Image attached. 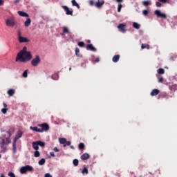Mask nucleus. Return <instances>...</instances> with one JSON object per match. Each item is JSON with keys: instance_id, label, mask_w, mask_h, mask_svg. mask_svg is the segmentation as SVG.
<instances>
[{"instance_id": "obj_27", "label": "nucleus", "mask_w": 177, "mask_h": 177, "mask_svg": "<svg viewBox=\"0 0 177 177\" xmlns=\"http://www.w3.org/2000/svg\"><path fill=\"white\" fill-rule=\"evenodd\" d=\"M66 138H59V143L61 144V145H66Z\"/></svg>"}, {"instance_id": "obj_54", "label": "nucleus", "mask_w": 177, "mask_h": 177, "mask_svg": "<svg viewBox=\"0 0 177 177\" xmlns=\"http://www.w3.org/2000/svg\"><path fill=\"white\" fill-rule=\"evenodd\" d=\"M95 63H99V62H100V59H99V58H96L95 59Z\"/></svg>"}, {"instance_id": "obj_50", "label": "nucleus", "mask_w": 177, "mask_h": 177, "mask_svg": "<svg viewBox=\"0 0 177 177\" xmlns=\"http://www.w3.org/2000/svg\"><path fill=\"white\" fill-rule=\"evenodd\" d=\"M159 2H162L163 3H169L167 0H159Z\"/></svg>"}, {"instance_id": "obj_11", "label": "nucleus", "mask_w": 177, "mask_h": 177, "mask_svg": "<svg viewBox=\"0 0 177 177\" xmlns=\"http://www.w3.org/2000/svg\"><path fill=\"white\" fill-rule=\"evenodd\" d=\"M23 136V133L21 131H18L17 134L15 135V137L14 138V142H17L20 138Z\"/></svg>"}, {"instance_id": "obj_17", "label": "nucleus", "mask_w": 177, "mask_h": 177, "mask_svg": "<svg viewBox=\"0 0 177 177\" xmlns=\"http://www.w3.org/2000/svg\"><path fill=\"white\" fill-rule=\"evenodd\" d=\"M18 15H20L21 17H28V14H27L24 11H18Z\"/></svg>"}, {"instance_id": "obj_32", "label": "nucleus", "mask_w": 177, "mask_h": 177, "mask_svg": "<svg viewBox=\"0 0 177 177\" xmlns=\"http://www.w3.org/2000/svg\"><path fill=\"white\" fill-rule=\"evenodd\" d=\"M28 75V70H26L23 73H22V77H24V78H27Z\"/></svg>"}, {"instance_id": "obj_51", "label": "nucleus", "mask_w": 177, "mask_h": 177, "mask_svg": "<svg viewBox=\"0 0 177 177\" xmlns=\"http://www.w3.org/2000/svg\"><path fill=\"white\" fill-rule=\"evenodd\" d=\"M44 177H53L52 175H50V174L49 173H46L44 176Z\"/></svg>"}, {"instance_id": "obj_46", "label": "nucleus", "mask_w": 177, "mask_h": 177, "mask_svg": "<svg viewBox=\"0 0 177 177\" xmlns=\"http://www.w3.org/2000/svg\"><path fill=\"white\" fill-rule=\"evenodd\" d=\"M8 176H10V177H16V176L15 175V173H13L12 171H10L8 173Z\"/></svg>"}, {"instance_id": "obj_21", "label": "nucleus", "mask_w": 177, "mask_h": 177, "mask_svg": "<svg viewBox=\"0 0 177 177\" xmlns=\"http://www.w3.org/2000/svg\"><path fill=\"white\" fill-rule=\"evenodd\" d=\"M142 5L146 7L150 6V5H151V1L150 0L144 1H142Z\"/></svg>"}, {"instance_id": "obj_63", "label": "nucleus", "mask_w": 177, "mask_h": 177, "mask_svg": "<svg viewBox=\"0 0 177 177\" xmlns=\"http://www.w3.org/2000/svg\"><path fill=\"white\" fill-rule=\"evenodd\" d=\"M0 158H1V155H0Z\"/></svg>"}, {"instance_id": "obj_5", "label": "nucleus", "mask_w": 177, "mask_h": 177, "mask_svg": "<svg viewBox=\"0 0 177 177\" xmlns=\"http://www.w3.org/2000/svg\"><path fill=\"white\" fill-rule=\"evenodd\" d=\"M39 63H41V57H39V55H36V57L33 58L30 62L33 67H37Z\"/></svg>"}, {"instance_id": "obj_43", "label": "nucleus", "mask_w": 177, "mask_h": 177, "mask_svg": "<svg viewBox=\"0 0 177 177\" xmlns=\"http://www.w3.org/2000/svg\"><path fill=\"white\" fill-rule=\"evenodd\" d=\"M122 8V4L120 3L118 6V12H121V9Z\"/></svg>"}, {"instance_id": "obj_37", "label": "nucleus", "mask_w": 177, "mask_h": 177, "mask_svg": "<svg viewBox=\"0 0 177 177\" xmlns=\"http://www.w3.org/2000/svg\"><path fill=\"white\" fill-rule=\"evenodd\" d=\"M34 156L36 158H38L41 156V153H39V151L38 150H36L35 152H34Z\"/></svg>"}, {"instance_id": "obj_47", "label": "nucleus", "mask_w": 177, "mask_h": 177, "mask_svg": "<svg viewBox=\"0 0 177 177\" xmlns=\"http://www.w3.org/2000/svg\"><path fill=\"white\" fill-rule=\"evenodd\" d=\"M71 145V141H66V142H65V145H64V147H66V146H70Z\"/></svg>"}, {"instance_id": "obj_26", "label": "nucleus", "mask_w": 177, "mask_h": 177, "mask_svg": "<svg viewBox=\"0 0 177 177\" xmlns=\"http://www.w3.org/2000/svg\"><path fill=\"white\" fill-rule=\"evenodd\" d=\"M133 28H136V30H139V28H140V24H139L136 22H133Z\"/></svg>"}, {"instance_id": "obj_22", "label": "nucleus", "mask_w": 177, "mask_h": 177, "mask_svg": "<svg viewBox=\"0 0 177 177\" xmlns=\"http://www.w3.org/2000/svg\"><path fill=\"white\" fill-rule=\"evenodd\" d=\"M89 158V154L85 153L81 156V159L83 160H88Z\"/></svg>"}, {"instance_id": "obj_33", "label": "nucleus", "mask_w": 177, "mask_h": 177, "mask_svg": "<svg viewBox=\"0 0 177 177\" xmlns=\"http://www.w3.org/2000/svg\"><path fill=\"white\" fill-rule=\"evenodd\" d=\"M51 78L54 80L55 81L59 80V75L57 73L54 74Z\"/></svg>"}, {"instance_id": "obj_40", "label": "nucleus", "mask_w": 177, "mask_h": 177, "mask_svg": "<svg viewBox=\"0 0 177 177\" xmlns=\"http://www.w3.org/2000/svg\"><path fill=\"white\" fill-rule=\"evenodd\" d=\"M78 46H80V48H84V46H85V43H84L83 41H80L77 44Z\"/></svg>"}, {"instance_id": "obj_35", "label": "nucleus", "mask_w": 177, "mask_h": 177, "mask_svg": "<svg viewBox=\"0 0 177 177\" xmlns=\"http://www.w3.org/2000/svg\"><path fill=\"white\" fill-rule=\"evenodd\" d=\"M37 144L39 145V146H40V147H45V142L41 140L37 141Z\"/></svg>"}, {"instance_id": "obj_4", "label": "nucleus", "mask_w": 177, "mask_h": 177, "mask_svg": "<svg viewBox=\"0 0 177 177\" xmlns=\"http://www.w3.org/2000/svg\"><path fill=\"white\" fill-rule=\"evenodd\" d=\"M154 15L159 19H164L165 20L167 19V14L161 12L160 10H155Z\"/></svg>"}, {"instance_id": "obj_29", "label": "nucleus", "mask_w": 177, "mask_h": 177, "mask_svg": "<svg viewBox=\"0 0 177 177\" xmlns=\"http://www.w3.org/2000/svg\"><path fill=\"white\" fill-rule=\"evenodd\" d=\"M141 48L142 49H150V46L149 44H142Z\"/></svg>"}, {"instance_id": "obj_34", "label": "nucleus", "mask_w": 177, "mask_h": 177, "mask_svg": "<svg viewBox=\"0 0 177 177\" xmlns=\"http://www.w3.org/2000/svg\"><path fill=\"white\" fill-rule=\"evenodd\" d=\"M78 147L80 150H84V149H85V145L81 142L79 144Z\"/></svg>"}, {"instance_id": "obj_53", "label": "nucleus", "mask_w": 177, "mask_h": 177, "mask_svg": "<svg viewBox=\"0 0 177 177\" xmlns=\"http://www.w3.org/2000/svg\"><path fill=\"white\" fill-rule=\"evenodd\" d=\"M53 150H54V151H55L57 153V151H59V149H57V147H54Z\"/></svg>"}, {"instance_id": "obj_39", "label": "nucleus", "mask_w": 177, "mask_h": 177, "mask_svg": "<svg viewBox=\"0 0 177 177\" xmlns=\"http://www.w3.org/2000/svg\"><path fill=\"white\" fill-rule=\"evenodd\" d=\"M17 35V39H19L20 37H21V30H18Z\"/></svg>"}, {"instance_id": "obj_36", "label": "nucleus", "mask_w": 177, "mask_h": 177, "mask_svg": "<svg viewBox=\"0 0 177 177\" xmlns=\"http://www.w3.org/2000/svg\"><path fill=\"white\" fill-rule=\"evenodd\" d=\"M82 174L88 175V168L84 167L83 169L82 170Z\"/></svg>"}, {"instance_id": "obj_6", "label": "nucleus", "mask_w": 177, "mask_h": 177, "mask_svg": "<svg viewBox=\"0 0 177 177\" xmlns=\"http://www.w3.org/2000/svg\"><path fill=\"white\" fill-rule=\"evenodd\" d=\"M38 127H41L40 129V133H42V132H47V131L49 129V124H48V123H43V124H38Z\"/></svg>"}, {"instance_id": "obj_24", "label": "nucleus", "mask_w": 177, "mask_h": 177, "mask_svg": "<svg viewBox=\"0 0 177 177\" xmlns=\"http://www.w3.org/2000/svg\"><path fill=\"white\" fill-rule=\"evenodd\" d=\"M30 129H31L32 131H34L35 132H40L42 131V130H41V129H38V127H30Z\"/></svg>"}, {"instance_id": "obj_12", "label": "nucleus", "mask_w": 177, "mask_h": 177, "mask_svg": "<svg viewBox=\"0 0 177 177\" xmlns=\"http://www.w3.org/2000/svg\"><path fill=\"white\" fill-rule=\"evenodd\" d=\"M94 5H95V6L96 7V8H102V6H103V5H104V1H98L97 2H95V3H94Z\"/></svg>"}, {"instance_id": "obj_41", "label": "nucleus", "mask_w": 177, "mask_h": 177, "mask_svg": "<svg viewBox=\"0 0 177 177\" xmlns=\"http://www.w3.org/2000/svg\"><path fill=\"white\" fill-rule=\"evenodd\" d=\"M75 55L77 56V57H80V48H75Z\"/></svg>"}, {"instance_id": "obj_62", "label": "nucleus", "mask_w": 177, "mask_h": 177, "mask_svg": "<svg viewBox=\"0 0 177 177\" xmlns=\"http://www.w3.org/2000/svg\"><path fill=\"white\" fill-rule=\"evenodd\" d=\"M69 70H70V71H71V68H69Z\"/></svg>"}, {"instance_id": "obj_1", "label": "nucleus", "mask_w": 177, "mask_h": 177, "mask_svg": "<svg viewBox=\"0 0 177 177\" xmlns=\"http://www.w3.org/2000/svg\"><path fill=\"white\" fill-rule=\"evenodd\" d=\"M4 138H0V147L1 153L6 152V145H9V143H12L10 140V136H12V133L10 131H6L4 135Z\"/></svg>"}, {"instance_id": "obj_61", "label": "nucleus", "mask_w": 177, "mask_h": 177, "mask_svg": "<svg viewBox=\"0 0 177 177\" xmlns=\"http://www.w3.org/2000/svg\"><path fill=\"white\" fill-rule=\"evenodd\" d=\"M88 42H91V40H88Z\"/></svg>"}, {"instance_id": "obj_18", "label": "nucleus", "mask_w": 177, "mask_h": 177, "mask_svg": "<svg viewBox=\"0 0 177 177\" xmlns=\"http://www.w3.org/2000/svg\"><path fill=\"white\" fill-rule=\"evenodd\" d=\"M32 146L35 150H39V147L37 141L33 142Z\"/></svg>"}, {"instance_id": "obj_8", "label": "nucleus", "mask_w": 177, "mask_h": 177, "mask_svg": "<svg viewBox=\"0 0 177 177\" xmlns=\"http://www.w3.org/2000/svg\"><path fill=\"white\" fill-rule=\"evenodd\" d=\"M18 41L20 44H24V43L30 42V39H28V38L24 37L23 36H21V37H19L18 39Z\"/></svg>"}, {"instance_id": "obj_3", "label": "nucleus", "mask_w": 177, "mask_h": 177, "mask_svg": "<svg viewBox=\"0 0 177 177\" xmlns=\"http://www.w3.org/2000/svg\"><path fill=\"white\" fill-rule=\"evenodd\" d=\"M16 24L17 23L15 17H8L7 19H6V25L7 27H15Z\"/></svg>"}, {"instance_id": "obj_7", "label": "nucleus", "mask_w": 177, "mask_h": 177, "mask_svg": "<svg viewBox=\"0 0 177 177\" xmlns=\"http://www.w3.org/2000/svg\"><path fill=\"white\" fill-rule=\"evenodd\" d=\"M27 171H32V167L30 165H26L20 169L21 174H26Z\"/></svg>"}, {"instance_id": "obj_9", "label": "nucleus", "mask_w": 177, "mask_h": 177, "mask_svg": "<svg viewBox=\"0 0 177 177\" xmlns=\"http://www.w3.org/2000/svg\"><path fill=\"white\" fill-rule=\"evenodd\" d=\"M63 9L66 11V15L73 16V9H70L67 6H63Z\"/></svg>"}, {"instance_id": "obj_14", "label": "nucleus", "mask_w": 177, "mask_h": 177, "mask_svg": "<svg viewBox=\"0 0 177 177\" xmlns=\"http://www.w3.org/2000/svg\"><path fill=\"white\" fill-rule=\"evenodd\" d=\"M63 32L61 33V35H64V34H70V30H68V27L64 26L63 28Z\"/></svg>"}, {"instance_id": "obj_55", "label": "nucleus", "mask_w": 177, "mask_h": 177, "mask_svg": "<svg viewBox=\"0 0 177 177\" xmlns=\"http://www.w3.org/2000/svg\"><path fill=\"white\" fill-rule=\"evenodd\" d=\"M3 106L4 109H6V107H8V105L5 102L3 103Z\"/></svg>"}, {"instance_id": "obj_58", "label": "nucleus", "mask_w": 177, "mask_h": 177, "mask_svg": "<svg viewBox=\"0 0 177 177\" xmlns=\"http://www.w3.org/2000/svg\"><path fill=\"white\" fill-rule=\"evenodd\" d=\"M71 149H72L73 150H74V146H73V145H71Z\"/></svg>"}, {"instance_id": "obj_2", "label": "nucleus", "mask_w": 177, "mask_h": 177, "mask_svg": "<svg viewBox=\"0 0 177 177\" xmlns=\"http://www.w3.org/2000/svg\"><path fill=\"white\" fill-rule=\"evenodd\" d=\"M32 59V55H31V52L28 51L25 53L24 55H17L15 62H19L20 63H26V62H29Z\"/></svg>"}, {"instance_id": "obj_48", "label": "nucleus", "mask_w": 177, "mask_h": 177, "mask_svg": "<svg viewBox=\"0 0 177 177\" xmlns=\"http://www.w3.org/2000/svg\"><path fill=\"white\" fill-rule=\"evenodd\" d=\"M158 82L162 84V82H164V79L162 78V77H158Z\"/></svg>"}, {"instance_id": "obj_16", "label": "nucleus", "mask_w": 177, "mask_h": 177, "mask_svg": "<svg viewBox=\"0 0 177 177\" xmlns=\"http://www.w3.org/2000/svg\"><path fill=\"white\" fill-rule=\"evenodd\" d=\"M160 93V90L155 88L151 92V96H157Z\"/></svg>"}, {"instance_id": "obj_28", "label": "nucleus", "mask_w": 177, "mask_h": 177, "mask_svg": "<svg viewBox=\"0 0 177 177\" xmlns=\"http://www.w3.org/2000/svg\"><path fill=\"white\" fill-rule=\"evenodd\" d=\"M8 95H9L10 96H13L15 95V90L14 89H9L7 91Z\"/></svg>"}, {"instance_id": "obj_60", "label": "nucleus", "mask_w": 177, "mask_h": 177, "mask_svg": "<svg viewBox=\"0 0 177 177\" xmlns=\"http://www.w3.org/2000/svg\"><path fill=\"white\" fill-rule=\"evenodd\" d=\"M1 177H5V175L1 174Z\"/></svg>"}, {"instance_id": "obj_15", "label": "nucleus", "mask_w": 177, "mask_h": 177, "mask_svg": "<svg viewBox=\"0 0 177 177\" xmlns=\"http://www.w3.org/2000/svg\"><path fill=\"white\" fill-rule=\"evenodd\" d=\"M27 48L24 46L22 50H21L17 55V56H19L20 55H24L26 53H27Z\"/></svg>"}, {"instance_id": "obj_10", "label": "nucleus", "mask_w": 177, "mask_h": 177, "mask_svg": "<svg viewBox=\"0 0 177 177\" xmlns=\"http://www.w3.org/2000/svg\"><path fill=\"white\" fill-rule=\"evenodd\" d=\"M118 28L119 29V31H120V32H123V33L127 32V30H125V24H119L118 26Z\"/></svg>"}, {"instance_id": "obj_42", "label": "nucleus", "mask_w": 177, "mask_h": 177, "mask_svg": "<svg viewBox=\"0 0 177 177\" xmlns=\"http://www.w3.org/2000/svg\"><path fill=\"white\" fill-rule=\"evenodd\" d=\"M162 6V4H161V3L160 1H156V8H161Z\"/></svg>"}, {"instance_id": "obj_23", "label": "nucleus", "mask_w": 177, "mask_h": 177, "mask_svg": "<svg viewBox=\"0 0 177 177\" xmlns=\"http://www.w3.org/2000/svg\"><path fill=\"white\" fill-rule=\"evenodd\" d=\"M31 24V19L28 18L27 20L24 22L25 27H29Z\"/></svg>"}, {"instance_id": "obj_38", "label": "nucleus", "mask_w": 177, "mask_h": 177, "mask_svg": "<svg viewBox=\"0 0 177 177\" xmlns=\"http://www.w3.org/2000/svg\"><path fill=\"white\" fill-rule=\"evenodd\" d=\"M73 164L75 167H77L79 164V161H78V159H74L73 160Z\"/></svg>"}, {"instance_id": "obj_52", "label": "nucleus", "mask_w": 177, "mask_h": 177, "mask_svg": "<svg viewBox=\"0 0 177 177\" xmlns=\"http://www.w3.org/2000/svg\"><path fill=\"white\" fill-rule=\"evenodd\" d=\"M50 155L51 156V157H55V152L53 151L50 152Z\"/></svg>"}, {"instance_id": "obj_13", "label": "nucleus", "mask_w": 177, "mask_h": 177, "mask_svg": "<svg viewBox=\"0 0 177 177\" xmlns=\"http://www.w3.org/2000/svg\"><path fill=\"white\" fill-rule=\"evenodd\" d=\"M87 50H91L92 52H96V48L93 47V45L88 44L86 46Z\"/></svg>"}, {"instance_id": "obj_31", "label": "nucleus", "mask_w": 177, "mask_h": 177, "mask_svg": "<svg viewBox=\"0 0 177 177\" xmlns=\"http://www.w3.org/2000/svg\"><path fill=\"white\" fill-rule=\"evenodd\" d=\"M157 73L158 74L162 75V74H165V71L163 68H159L157 70Z\"/></svg>"}, {"instance_id": "obj_25", "label": "nucleus", "mask_w": 177, "mask_h": 177, "mask_svg": "<svg viewBox=\"0 0 177 177\" xmlns=\"http://www.w3.org/2000/svg\"><path fill=\"white\" fill-rule=\"evenodd\" d=\"M71 3H72L73 6H76V8H77V9H80V4H78V3H77V1L75 0H72Z\"/></svg>"}, {"instance_id": "obj_49", "label": "nucleus", "mask_w": 177, "mask_h": 177, "mask_svg": "<svg viewBox=\"0 0 177 177\" xmlns=\"http://www.w3.org/2000/svg\"><path fill=\"white\" fill-rule=\"evenodd\" d=\"M93 5H95V2L93 1V0H91L89 1V6H93Z\"/></svg>"}, {"instance_id": "obj_44", "label": "nucleus", "mask_w": 177, "mask_h": 177, "mask_svg": "<svg viewBox=\"0 0 177 177\" xmlns=\"http://www.w3.org/2000/svg\"><path fill=\"white\" fill-rule=\"evenodd\" d=\"M142 15H144V16H147L149 15V10H144L142 11Z\"/></svg>"}, {"instance_id": "obj_19", "label": "nucleus", "mask_w": 177, "mask_h": 177, "mask_svg": "<svg viewBox=\"0 0 177 177\" xmlns=\"http://www.w3.org/2000/svg\"><path fill=\"white\" fill-rule=\"evenodd\" d=\"M112 60H113V63L118 62V60H120V55H116L113 56V57L112 58Z\"/></svg>"}, {"instance_id": "obj_45", "label": "nucleus", "mask_w": 177, "mask_h": 177, "mask_svg": "<svg viewBox=\"0 0 177 177\" xmlns=\"http://www.w3.org/2000/svg\"><path fill=\"white\" fill-rule=\"evenodd\" d=\"M1 113H3V114H6V113H8V109H6V108L2 109Z\"/></svg>"}, {"instance_id": "obj_59", "label": "nucleus", "mask_w": 177, "mask_h": 177, "mask_svg": "<svg viewBox=\"0 0 177 177\" xmlns=\"http://www.w3.org/2000/svg\"><path fill=\"white\" fill-rule=\"evenodd\" d=\"M123 0H116V2H122Z\"/></svg>"}, {"instance_id": "obj_56", "label": "nucleus", "mask_w": 177, "mask_h": 177, "mask_svg": "<svg viewBox=\"0 0 177 177\" xmlns=\"http://www.w3.org/2000/svg\"><path fill=\"white\" fill-rule=\"evenodd\" d=\"M20 2V0H15L14 3H19Z\"/></svg>"}, {"instance_id": "obj_57", "label": "nucleus", "mask_w": 177, "mask_h": 177, "mask_svg": "<svg viewBox=\"0 0 177 177\" xmlns=\"http://www.w3.org/2000/svg\"><path fill=\"white\" fill-rule=\"evenodd\" d=\"M2 3H3V0H0V6H1Z\"/></svg>"}, {"instance_id": "obj_20", "label": "nucleus", "mask_w": 177, "mask_h": 177, "mask_svg": "<svg viewBox=\"0 0 177 177\" xmlns=\"http://www.w3.org/2000/svg\"><path fill=\"white\" fill-rule=\"evenodd\" d=\"M16 143H17L16 141H13V142H12V151H13L14 154H15V153H17V151Z\"/></svg>"}, {"instance_id": "obj_30", "label": "nucleus", "mask_w": 177, "mask_h": 177, "mask_svg": "<svg viewBox=\"0 0 177 177\" xmlns=\"http://www.w3.org/2000/svg\"><path fill=\"white\" fill-rule=\"evenodd\" d=\"M45 162H46V160H45V158H41L40 160H39L38 164L39 165H44Z\"/></svg>"}]
</instances>
